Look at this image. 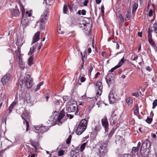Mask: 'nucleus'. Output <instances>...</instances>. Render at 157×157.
Returning a JSON list of instances; mask_svg holds the SVG:
<instances>
[{
  "label": "nucleus",
  "mask_w": 157,
  "mask_h": 157,
  "mask_svg": "<svg viewBox=\"0 0 157 157\" xmlns=\"http://www.w3.org/2000/svg\"><path fill=\"white\" fill-rule=\"evenodd\" d=\"M101 0H96V2L97 4H99L101 3Z\"/></svg>",
  "instance_id": "nucleus-64"
},
{
  "label": "nucleus",
  "mask_w": 157,
  "mask_h": 157,
  "mask_svg": "<svg viewBox=\"0 0 157 157\" xmlns=\"http://www.w3.org/2000/svg\"><path fill=\"white\" fill-rule=\"evenodd\" d=\"M15 53L16 54L17 57H21V48H20L18 47L17 50L15 51Z\"/></svg>",
  "instance_id": "nucleus-32"
},
{
  "label": "nucleus",
  "mask_w": 157,
  "mask_h": 157,
  "mask_svg": "<svg viewBox=\"0 0 157 157\" xmlns=\"http://www.w3.org/2000/svg\"><path fill=\"white\" fill-rule=\"evenodd\" d=\"M153 27L154 29V31L155 33H157V24L156 23H155L154 24Z\"/></svg>",
  "instance_id": "nucleus-44"
},
{
  "label": "nucleus",
  "mask_w": 157,
  "mask_h": 157,
  "mask_svg": "<svg viewBox=\"0 0 157 157\" xmlns=\"http://www.w3.org/2000/svg\"><path fill=\"white\" fill-rule=\"evenodd\" d=\"M108 141L109 140H107L105 143H103L102 145L100 147L98 153L99 156L102 157L107 154L108 151L107 144Z\"/></svg>",
  "instance_id": "nucleus-4"
},
{
  "label": "nucleus",
  "mask_w": 157,
  "mask_h": 157,
  "mask_svg": "<svg viewBox=\"0 0 157 157\" xmlns=\"http://www.w3.org/2000/svg\"><path fill=\"white\" fill-rule=\"evenodd\" d=\"M152 109H154L157 105V99L154 100L153 102Z\"/></svg>",
  "instance_id": "nucleus-42"
},
{
  "label": "nucleus",
  "mask_w": 157,
  "mask_h": 157,
  "mask_svg": "<svg viewBox=\"0 0 157 157\" xmlns=\"http://www.w3.org/2000/svg\"><path fill=\"white\" fill-rule=\"evenodd\" d=\"M49 11L48 10H46L41 15L39 20L36 22L35 28L36 25H39L40 29H43L45 28V25L48 19Z\"/></svg>",
  "instance_id": "nucleus-1"
},
{
  "label": "nucleus",
  "mask_w": 157,
  "mask_h": 157,
  "mask_svg": "<svg viewBox=\"0 0 157 157\" xmlns=\"http://www.w3.org/2000/svg\"><path fill=\"white\" fill-rule=\"evenodd\" d=\"M130 13L129 12H128L126 14V17L125 19V20L126 21H128L130 18Z\"/></svg>",
  "instance_id": "nucleus-46"
},
{
  "label": "nucleus",
  "mask_w": 157,
  "mask_h": 157,
  "mask_svg": "<svg viewBox=\"0 0 157 157\" xmlns=\"http://www.w3.org/2000/svg\"><path fill=\"white\" fill-rule=\"evenodd\" d=\"M128 106H131L132 104V99L130 97L128 98H127L126 100Z\"/></svg>",
  "instance_id": "nucleus-31"
},
{
  "label": "nucleus",
  "mask_w": 157,
  "mask_h": 157,
  "mask_svg": "<svg viewBox=\"0 0 157 157\" xmlns=\"http://www.w3.org/2000/svg\"><path fill=\"white\" fill-rule=\"evenodd\" d=\"M114 132V130L113 129H112L111 131L110 132L108 136V140H109L111 137L113 135V133Z\"/></svg>",
  "instance_id": "nucleus-39"
},
{
  "label": "nucleus",
  "mask_w": 157,
  "mask_h": 157,
  "mask_svg": "<svg viewBox=\"0 0 157 157\" xmlns=\"http://www.w3.org/2000/svg\"><path fill=\"white\" fill-rule=\"evenodd\" d=\"M114 76L113 74H108L106 78V80L108 85H109L114 82Z\"/></svg>",
  "instance_id": "nucleus-14"
},
{
  "label": "nucleus",
  "mask_w": 157,
  "mask_h": 157,
  "mask_svg": "<svg viewBox=\"0 0 157 157\" xmlns=\"http://www.w3.org/2000/svg\"><path fill=\"white\" fill-rule=\"evenodd\" d=\"M101 13H102V14H104V7L103 5H102L101 6Z\"/></svg>",
  "instance_id": "nucleus-56"
},
{
  "label": "nucleus",
  "mask_w": 157,
  "mask_h": 157,
  "mask_svg": "<svg viewBox=\"0 0 157 157\" xmlns=\"http://www.w3.org/2000/svg\"><path fill=\"white\" fill-rule=\"evenodd\" d=\"M76 153V152L74 150H72L70 152V155L72 157L74 156L75 154Z\"/></svg>",
  "instance_id": "nucleus-47"
},
{
  "label": "nucleus",
  "mask_w": 157,
  "mask_h": 157,
  "mask_svg": "<svg viewBox=\"0 0 157 157\" xmlns=\"http://www.w3.org/2000/svg\"><path fill=\"white\" fill-rule=\"evenodd\" d=\"M86 142L82 144L80 146V151L82 152L83 150L85 149L86 147Z\"/></svg>",
  "instance_id": "nucleus-37"
},
{
  "label": "nucleus",
  "mask_w": 157,
  "mask_h": 157,
  "mask_svg": "<svg viewBox=\"0 0 157 157\" xmlns=\"http://www.w3.org/2000/svg\"><path fill=\"white\" fill-rule=\"evenodd\" d=\"M146 69L148 71H151V69L149 66L147 67H146Z\"/></svg>",
  "instance_id": "nucleus-63"
},
{
  "label": "nucleus",
  "mask_w": 157,
  "mask_h": 157,
  "mask_svg": "<svg viewBox=\"0 0 157 157\" xmlns=\"http://www.w3.org/2000/svg\"><path fill=\"white\" fill-rule=\"evenodd\" d=\"M119 19L120 20L121 22H123L124 19L123 17L121 16V14H120V16L119 17Z\"/></svg>",
  "instance_id": "nucleus-59"
},
{
  "label": "nucleus",
  "mask_w": 157,
  "mask_h": 157,
  "mask_svg": "<svg viewBox=\"0 0 157 157\" xmlns=\"http://www.w3.org/2000/svg\"><path fill=\"white\" fill-rule=\"evenodd\" d=\"M69 98V97L67 96H64L63 97V100L64 101H67Z\"/></svg>",
  "instance_id": "nucleus-50"
},
{
  "label": "nucleus",
  "mask_w": 157,
  "mask_h": 157,
  "mask_svg": "<svg viewBox=\"0 0 157 157\" xmlns=\"http://www.w3.org/2000/svg\"><path fill=\"white\" fill-rule=\"evenodd\" d=\"M125 60L124 59V57H123L121 59L120 61L118 63V64L113 68H112L110 70V71L111 72H113L117 68L120 67L122 65V64L124 63V61Z\"/></svg>",
  "instance_id": "nucleus-18"
},
{
  "label": "nucleus",
  "mask_w": 157,
  "mask_h": 157,
  "mask_svg": "<svg viewBox=\"0 0 157 157\" xmlns=\"http://www.w3.org/2000/svg\"><path fill=\"white\" fill-rule=\"evenodd\" d=\"M66 110L69 112H74L76 110L75 113V115H78V106L76 104V101L71 99L67 102L66 105Z\"/></svg>",
  "instance_id": "nucleus-2"
},
{
  "label": "nucleus",
  "mask_w": 157,
  "mask_h": 157,
  "mask_svg": "<svg viewBox=\"0 0 157 157\" xmlns=\"http://www.w3.org/2000/svg\"><path fill=\"white\" fill-rule=\"evenodd\" d=\"M27 96H26L24 98V101L26 102L27 103H32L31 99V97L29 96L28 94H27Z\"/></svg>",
  "instance_id": "nucleus-28"
},
{
  "label": "nucleus",
  "mask_w": 157,
  "mask_h": 157,
  "mask_svg": "<svg viewBox=\"0 0 157 157\" xmlns=\"http://www.w3.org/2000/svg\"><path fill=\"white\" fill-rule=\"evenodd\" d=\"M26 86L28 88H31L33 84V80L29 75H27L24 81Z\"/></svg>",
  "instance_id": "nucleus-7"
},
{
  "label": "nucleus",
  "mask_w": 157,
  "mask_h": 157,
  "mask_svg": "<svg viewBox=\"0 0 157 157\" xmlns=\"http://www.w3.org/2000/svg\"><path fill=\"white\" fill-rule=\"evenodd\" d=\"M152 120V118L149 117H147L146 120V121L148 124H151Z\"/></svg>",
  "instance_id": "nucleus-45"
},
{
  "label": "nucleus",
  "mask_w": 157,
  "mask_h": 157,
  "mask_svg": "<svg viewBox=\"0 0 157 157\" xmlns=\"http://www.w3.org/2000/svg\"><path fill=\"white\" fill-rule=\"evenodd\" d=\"M11 13L12 15L15 17H19L20 14L19 10L18 9H13V10H11Z\"/></svg>",
  "instance_id": "nucleus-21"
},
{
  "label": "nucleus",
  "mask_w": 157,
  "mask_h": 157,
  "mask_svg": "<svg viewBox=\"0 0 157 157\" xmlns=\"http://www.w3.org/2000/svg\"><path fill=\"white\" fill-rule=\"evenodd\" d=\"M29 23V20L27 18L22 17L21 23L23 27L27 26Z\"/></svg>",
  "instance_id": "nucleus-20"
},
{
  "label": "nucleus",
  "mask_w": 157,
  "mask_h": 157,
  "mask_svg": "<svg viewBox=\"0 0 157 157\" xmlns=\"http://www.w3.org/2000/svg\"><path fill=\"white\" fill-rule=\"evenodd\" d=\"M94 66L92 64H90L89 65L88 70V75L89 76L91 75V72L93 70Z\"/></svg>",
  "instance_id": "nucleus-29"
},
{
  "label": "nucleus",
  "mask_w": 157,
  "mask_h": 157,
  "mask_svg": "<svg viewBox=\"0 0 157 157\" xmlns=\"http://www.w3.org/2000/svg\"><path fill=\"white\" fill-rule=\"evenodd\" d=\"M35 128L38 131L37 132L40 133L45 132L47 131L48 130L47 127L45 126H42V125L41 126L40 125L38 126H37Z\"/></svg>",
  "instance_id": "nucleus-15"
},
{
  "label": "nucleus",
  "mask_w": 157,
  "mask_h": 157,
  "mask_svg": "<svg viewBox=\"0 0 157 157\" xmlns=\"http://www.w3.org/2000/svg\"><path fill=\"white\" fill-rule=\"evenodd\" d=\"M101 128V127L100 125H98L95 126L94 128L93 129V130L94 132H98L99 131Z\"/></svg>",
  "instance_id": "nucleus-35"
},
{
  "label": "nucleus",
  "mask_w": 157,
  "mask_h": 157,
  "mask_svg": "<svg viewBox=\"0 0 157 157\" xmlns=\"http://www.w3.org/2000/svg\"><path fill=\"white\" fill-rule=\"evenodd\" d=\"M132 95L138 98L139 97V94L137 93H133L132 94Z\"/></svg>",
  "instance_id": "nucleus-55"
},
{
  "label": "nucleus",
  "mask_w": 157,
  "mask_h": 157,
  "mask_svg": "<svg viewBox=\"0 0 157 157\" xmlns=\"http://www.w3.org/2000/svg\"><path fill=\"white\" fill-rule=\"evenodd\" d=\"M87 121L86 119L82 120L79 123L76 131V133L80 135L86 129L87 126Z\"/></svg>",
  "instance_id": "nucleus-3"
},
{
  "label": "nucleus",
  "mask_w": 157,
  "mask_h": 157,
  "mask_svg": "<svg viewBox=\"0 0 157 157\" xmlns=\"http://www.w3.org/2000/svg\"><path fill=\"white\" fill-rule=\"evenodd\" d=\"M89 2L88 0H85L84 1L83 3L85 6H87V4Z\"/></svg>",
  "instance_id": "nucleus-57"
},
{
  "label": "nucleus",
  "mask_w": 157,
  "mask_h": 157,
  "mask_svg": "<svg viewBox=\"0 0 157 157\" xmlns=\"http://www.w3.org/2000/svg\"><path fill=\"white\" fill-rule=\"evenodd\" d=\"M100 74V73L99 72H97L96 74L95 75L94 78H96L98 77V76Z\"/></svg>",
  "instance_id": "nucleus-60"
},
{
  "label": "nucleus",
  "mask_w": 157,
  "mask_h": 157,
  "mask_svg": "<svg viewBox=\"0 0 157 157\" xmlns=\"http://www.w3.org/2000/svg\"><path fill=\"white\" fill-rule=\"evenodd\" d=\"M86 100L89 101L90 104L94 105L97 101V99L95 97L92 98H87Z\"/></svg>",
  "instance_id": "nucleus-24"
},
{
  "label": "nucleus",
  "mask_w": 157,
  "mask_h": 157,
  "mask_svg": "<svg viewBox=\"0 0 157 157\" xmlns=\"http://www.w3.org/2000/svg\"><path fill=\"white\" fill-rule=\"evenodd\" d=\"M149 43L155 50V52H157V44L152 40L148 41Z\"/></svg>",
  "instance_id": "nucleus-22"
},
{
  "label": "nucleus",
  "mask_w": 157,
  "mask_h": 157,
  "mask_svg": "<svg viewBox=\"0 0 157 157\" xmlns=\"http://www.w3.org/2000/svg\"><path fill=\"white\" fill-rule=\"evenodd\" d=\"M53 103L55 106H58L60 104V102L58 100H55L53 102Z\"/></svg>",
  "instance_id": "nucleus-40"
},
{
  "label": "nucleus",
  "mask_w": 157,
  "mask_h": 157,
  "mask_svg": "<svg viewBox=\"0 0 157 157\" xmlns=\"http://www.w3.org/2000/svg\"><path fill=\"white\" fill-rule=\"evenodd\" d=\"M116 117V115H113V114H112L111 116V119H112V120H113V124H114L115 123L116 121V120H115L116 117Z\"/></svg>",
  "instance_id": "nucleus-41"
},
{
  "label": "nucleus",
  "mask_w": 157,
  "mask_h": 157,
  "mask_svg": "<svg viewBox=\"0 0 157 157\" xmlns=\"http://www.w3.org/2000/svg\"><path fill=\"white\" fill-rule=\"evenodd\" d=\"M56 116L53 115L51 116L48 121V123L49 124L53 126L54 125L57 121V118H56Z\"/></svg>",
  "instance_id": "nucleus-16"
},
{
  "label": "nucleus",
  "mask_w": 157,
  "mask_h": 157,
  "mask_svg": "<svg viewBox=\"0 0 157 157\" xmlns=\"http://www.w3.org/2000/svg\"><path fill=\"white\" fill-rule=\"evenodd\" d=\"M64 151L63 150H60L58 152V155L61 156L64 154Z\"/></svg>",
  "instance_id": "nucleus-48"
},
{
  "label": "nucleus",
  "mask_w": 157,
  "mask_h": 157,
  "mask_svg": "<svg viewBox=\"0 0 157 157\" xmlns=\"http://www.w3.org/2000/svg\"><path fill=\"white\" fill-rule=\"evenodd\" d=\"M151 142L147 139L143 142L141 150L143 148L144 149H146L151 148Z\"/></svg>",
  "instance_id": "nucleus-12"
},
{
  "label": "nucleus",
  "mask_w": 157,
  "mask_h": 157,
  "mask_svg": "<svg viewBox=\"0 0 157 157\" xmlns=\"http://www.w3.org/2000/svg\"><path fill=\"white\" fill-rule=\"evenodd\" d=\"M69 9L70 10H71L72 8L69 6L65 5L63 7V12L64 13L67 14L68 12V9Z\"/></svg>",
  "instance_id": "nucleus-25"
},
{
  "label": "nucleus",
  "mask_w": 157,
  "mask_h": 157,
  "mask_svg": "<svg viewBox=\"0 0 157 157\" xmlns=\"http://www.w3.org/2000/svg\"><path fill=\"white\" fill-rule=\"evenodd\" d=\"M75 149L77 151V152H78L79 151H80V147H76Z\"/></svg>",
  "instance_id": "nucleus-61"
},
{
  "label": "nucleus",
  "mask_w": 157,
  "mask_h": 157,
  "mask_svg": "<svg viewBox=\"0 0 157 157\" xmlns=\"http://www.w3.org/2000/svg\"><path fill=\"white\" fill-rule=\"evenodd\" d=\"M119 99V96L114 90L110 92L109 95V99L110 103H113Z\"/></svg>",
  "instance_id": "nucleus-5"
},
{
  "label": "nucleus",
  "mask_w": 157,
  "mask_h": 157,
  "mask_svg": "<svg viewBox=\"0 0 157 157\" xmlns=\"http://www.w3.org/2000/svg\"><path fill=\"white\" fill-rule=\"evenodd\" d=\"M138 4L136 3H135L133 5L132 8V14L134 16L135 15L136 11L138 8Z\"/></svg>",
  "instance_id": "nucleus-26"
},
{
  "label": "nucleus",
  "mask_w": 157,
  "mask_h": 157,
  "mask_svg": "<svg viewBox=\"0 0 157 157\" xmlns=\"http://www.w3.org/2000/svg\"><path fill=\"white\" fill-rule=\"evenodd\" d=\"M19 5L20 6L21 9V10L22 17L27 18V17H31L32 15V13L31 11H27L25 12L24 6L20 3H19Z\"/></svg>",
  "instance_id": "nucleus-10"
},
{
  "label": "nucleus",
  "mask_w": 157,
  "mask_h": 157,
  "mask_svg": "<svg viewBox=\"0 0 157 157\" xmlns=\"http://www.w3.org/2000/svg\"><path fill=\"white\" fill-rule=\"evenodd\" d=\"M64 116L65 113L63 110L61 111L59 116L58 115H56V117L57 119V121L59 122V124H58V125H60L62 124L63 122L61 121V120Z\"/></svg>",
  "instance_id": "nucleus-17"
},
{
  "label": "nucleus",
  "mask_w": 157,
  "mask_h": 157,
  "mask_svg": "<svg viewBox=\"0 0 157 157\" xmlns=\"http://www.w3.org/2000/svg\"><path fill=\"white\" fill-rule=\"evenodd\" d=\"M135 110L134 111V113H135L137 114L138 113L139 109L137 106H136L135 107Z\"/></svg>",
  "instance_id": "nucleus-53"
},
{
  "label": "nucleus",
  "mask_w": 157,
  "mask_h": 157,
  "mask_svg": "<svg viewBox=\"0 0 157 157\" xmlns=\"http://www.w3.org/2000/svg\"><path fill=\"white\" fill-rule=\"evenodd\" d=\"M139 149L137 147H133L131 151V153L133 155H135L136 152L138 151Z\"/></svg>",
  "instance_id": "nucleus-36"
},
{
  "label": "nucleus",
  "mask_w": 157,
  "mask_h": 157,
  "mask_svg": "<svg viewBox=\"0 0 157 157\" xmlns=\"http://www.w3.org/2000/svg\"><path fill=\"white\" fill-rule=\"evenodd\" d=\"M121 157H133V156L129 154H125L124 155H122L121 156Z\"/></svg>",
  "instance_id": "nucleus-51"
},
{
  "label": "nucleus",
  "mask_w": 157,
  "mask_h": 157,
  "mask_svg": "<svg viewBox=\"0 0 157 157\" xmlns=\"http://www.w3.org/2000/svg\"><path fill=\"white\" fill-rule=\"evenodd\" d=\"M137 56L135 55H133L131 57L132 60L134 61L136 60L137 59Z\"/></svg>",
  "instance_id": "nucleus-49"
},
{
  "label": "nucleus",
  "mask_w": 157,
  "mask_h": 157,
  "mask_svg": "<svg viewBox=\"0 0 157 157\" xmlns=\"http://www.w3.org/2000/svg\"><path fill=\"white\" fill-rule=\"evenodd\" d=\"M153 30L149 29L148 30V35L147 36V38L148 41L152 40V35L151 33L153 32Z\"/></svg>",
  "instance_id": "nucleus-34"
},
{
  "label": "nucleus",
  "mask_w": 157,
  "mask_h": 157,
  "mask_svg": "<svg viewBox=\"0 0 157 157\" xmlns=\"http://www.w3.org/2000/svg\"><path fill=\"white\" fill-rule=\"evenodd\" d=\"M43 82H41L39 83L36 86V88L35 89V91H37L40 88V86L43 85Z\"/></svg>",
  "instance_id": "nucleus-38"
},
{
  "label": "nucleus",
  "mask_w": 157,
  "mask_h": 157,
  "mask_svg": "<svg viewBox=\"0 0 157 157\" xmlns=\"http://www.w3.org/2000/svg\"><path fill=\"white\" fill-rule=\"evenodd\" d=\"M40 33V32H37L35 34L33 38V41L31 44L32 45L39 40Z\"/></svg>",
  "instance_id": "nucleus-19"
},
{
  "label": "nucleus",
  "mask_w": 157,
  "mask_h": 157,
  "mask_svg": "<svg viewBox=\"0 0 157 157\" xmlns=\"http://www.w3.org/2000/svg\"><path fill=\"white\" fill-rule=\"evenodd\" d=\"M17 104V102L15 101H13L9 109V113H10L12 111V109L15 107L16 105Z\"/></svg>",
  "instance_id": "nucleus-30"
},
{
  "label": "nucleus",
  "mask_w": 157,
  "mask_h": 157,
  "mask_svg": "<svg viewBox=\"0 0 157 157\" xmlns=\"http://www.w3.org/2000/svg\"><path fill=\"white\" fill-rule=\"evenodd\" d=\"M151 136L154 138H156V135L153 133H152L151 134Z\"/></svg>",
  "instance_id": "nucleus-62"
},
{
  "label": "nucleus",
  "mask_w": 157,
  "mask_h": 157,
  "mask_svg": "<svg viewBox=\"0 0 157 157\" xmlns=\"http://www.w3.org/2000/svg\"><path fill=\"white\" fill-rule=\"evenodd\" d=\"M42 45V43L41 42L37 44H35L30 48V51L28 53V55H31L35 52L36 49H37L39 51Z\"/></svg>",
  "instance_id": "nucleus-8"
},
{
  "label": "nucleus",
  "mask_w": 157,
  "mask_h": 157,
  "mask_svg": "<svg viewBox=\"0 0 157 157\" xmlns=\"http://www.w3.org/2000/svg\"><path fill=\"white\" fill-rule=\"evenodd\" d=\"M30 143L32 146L35 148L36 150H37L39 148V145L38 142L33 140H31L30 141Z\"/></svg>",
  "instance_id": "nucleus-23"
},
{
  "label": "nucleus",
  "mask_w": 157,
  "mask_h": 157,
  "mask_svg": "<svg viewBox=\"0 0 157 157\" xmlns=\"http://www.w3.org/2000/svg\"><path fill=\"white\" fill-rule=\"evenodd\" d=\"M17 58H18L19 66L20 67L21 69H23L25 67H24V63L22 59L21 58V57H17Z\"/></svg>",
  "instance_id": "nucleus-27"
},
{
  "label": "nucleus",
  "mask_w": 157,
  "mask_h": 157,
  "mask_svg": "<svg viewBox=\"0 0 157 157\" xmlns=\"http://www.w3.org/2000/svg\"><path fill=\"white\" fill-rule=\"evenodd\" d=\"M71 137L72 136L71 135L69 136L66 140V143L67 144H68L70 143Z\"/></svg>",
  "instance_id": "nucleus-43"
},
{
  "label": "nucleus",
  "mask_w": 157,
  "mask_h": 157,
  "mask_svg": "<svg viewBox=\"0 0 157 157\" xmlns=\"http://www.w3.org/2000/svg\"><path fill=\"white\" fill-rule=\"evenodd\" d=\"M21 117L24 120L23 121L24 124L26 125V131H27L29 130V126L28 121L30 120V116H29V114L27 112L25 111L22 114Z\"/></svg>",
  "instance_id": "nucleus-6"
},
{
  "label": "nucleus",
  "mask_w": 157,
  "mask_h": 157,
  "mask_svg": "<svg viewBox=\"0 0 157 157\" xmlns=\"http://www.w3.org/2000/svg\"><path fill=\"white\" fill-rule=\"evenodd\" d=\"M86 14V11L85 10H82L81 11V14L84 15Z\"/></svg>",
  "instance_id": "nucleus-58"
},
{
  "label": "nucleus",
  "mask_w": 157,
  "mask_h": 157,
  "mask_svg": "<svg viewBox=\"0 0 157 157\" xmlns=\"http://www.w3.org/2000/svg\"><path fill=\"white\" fill-rule=\"evenodd\" d=\"M101 122L102 126L104 128L105 132H107L109 130V123L108 119L106 117H105L102 119L101 120Z\"/></svg>",
  "instance_id": "nucleus-9"
},
{
  "label": "nucleus",
  "mask_w": 157,
  "mask_h": 157,
  "mask_svg": "<svg viewBox=\"0 0 157 157\" xmlns=\"http://www.w3.org/2000/svg\"><path fill=\"white\" fill-rule=\"evenodd\" d=\"M85 80V78L83 76L81 77L80 78V81L82 82H84Z\"/></svg>",
  "instance_id": "nucleus-52"
},
{
  "label": "nucleus",
  "mask_w": 157,
  "mask_h": 157,
  "mask_svg": "<svg viewBox=\"0 0 157 157\" xmlns=\"http://www.w3.org/2000/svg\"><path fill=\"white\" fill-rule=\"evenodd\" d=\"M11 75L9 72H8L2 78L1 81L3 85L6 84L10 80Z\"/></svg>",
  "instance_id": "nucleus-13"
},
{
  "label": "nucleus",
  "mask_w": 157,
  "mask_h": 157,
  "mask_svg": "<svg viewBox=\"0 0 157 157\" xmlns=\"http://www.w3.org/2000/svg\"><path fill=\"white\" fill-rule=\"evenodd\" d=\"M153 14V11L152 9H150L149 12V16L151 17Z\"/></svg>",
  "instance_id": "nucleus-54"
},
{
  "label": "nucleus",
  "mask_w": 157,
  "mask_h": 157,
  "mask_svg": "<svg viewBox=\"0 0 157 157\" xmlns=\"http://www.w3.org/2000/svg\"><path fill=\"white\" fill-rule=\"evenodd\" d=\"M33 56H32L29 58L28 60V63L29 66H31L33 64Z\"/></svg>",
  "instance_id": "nucleus-33"
},
{
  "label": "nucleus",
  "mask_w": 157,
  "mask_h": 157,
  "mask_svg": "<svg viewBox=\"0 0 157 157\" xmlns=\"http://www.w3.org/2000/svg\"><path fill=\"white\" fill-rule=\"evenodd\" d=\"M96 86L97 89L96 95L98 97L101 94L102 91L103 86L101 82H98L96 84Z\"/></svg>",
  "instance_id": "nucleus-11"
}]
</instances>
